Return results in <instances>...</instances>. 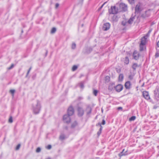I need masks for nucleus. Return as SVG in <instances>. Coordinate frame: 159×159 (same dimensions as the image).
<instances>
[{"instance_id": "1", "label": "nucleus", "mask_w": 159, "mask_h": 159, "mask_svg": "<svg viewBox=\"0 0 159 159\" xmlns=\"http://www.w3.org/2000/svg\"><path fill=\"white\" fill-rule=\"evenodd\" d=\"M41 108V105L39 102L37 101L36 104L33 106V112L35 114H37L39 112Z\"/></svg>"}, {"instance_id": "2", "label": "nucleus", "mask_w": 159, "mask_h": 159, "mask_svg": "<svg viewBox=\"0 0 159 159\" xmlns=\"http://www.w3.org/2000/svg\"><path fill=\"white\" fill-rule=\"evenodd\" d=\"M118 11V9L116 6L111 7V9L109 10V12L110 14H116Z\"/></svg>"}, {"instance_id": "3", "label": "nucleus", "mask_w": 159, "mask_h": 159, "mask_svg": "<svg viewBox=\"0 0 159 159\" xmlns=\"http://www.w3.org/2000/svg\"><path fill=\"white\" fill-rule=\"evenodd\" d=\"M140 2L136 5L135 9V13H139L142 11L143 8Z\"/></svg>"}, {"instance_id": "4", "label": "nucleus", "mask_w": 159, "mask_h": 159, "mask_svg": "<svg viewBox=\"0 0 159 159\" xmlns=\"http://www.w3.org/2000/svg\"><path fill=\"white\" fill-rule=\"evenodd\" d=\"M119 10L120 11H125L127 9V5L123 3H121L119 5Z\"/></svg>"}, {"instance_id": "5", "label": "nucleus", "mask_w": 159, "mask_h": 159, "mask_svg": "<svg viewBox=\"0 0 159 159\" xmlns=\"http://www.w3.org/2000/svg\"><path fill=\"white\" fill-rule=\"evenodd\" d=\"M77 111L78 115L79 116H82L84 114V111L82 107H77Z\"/></svg>"}, {"instance_id": "6", "label": "nucleus", "mask_w": 159, "mask_h": 159, "mask_svg": "<svg viewBox=\"0 0 159 159\" xmlns=\"http://www.w3.org/2000/svg\"><path fill=\"white\" fill-rule=\"evenodd\" d=\"M70 116L68 115H65L63 117V120L64 122L68 123L70 122Z\"/></svg>"}, {"instance_id": "7", "label": "nucleus", "mask_w": 159, "mask_h": 159, "mask_svg": "<svg viewBox=\"0 0 159 159\" xmlns=\"http://www.w3.org/2000/svg\"><path fill=\"white\" fill-rule=\"evenodd\" d=\"M74 109L72 107L70 106L68 108L67 110V115L71 116L74 113Z\"/></svg>"}, {"instance_id": "8", "label": "nucleus", "mask_w": 159, "mask_h": 159, "mask_svg": "<svg viewBox=\"0 0 159 159\" xmlns=\"http://www.w3.org/2000/svg\"><path fill=\"white\" fill-rule=\"evenodd\" d=\"M123 86L122 85L119 84L115 86V89L118 92H120L123 89Z\"/></svg>"}, {"instance_id": "9", "label": "nucleus", "mask_w": 159, "mask_h": 159, "mask_svg": "<svg viewBox=\"0 0 159 159\" xmlns=\"http://www.w3.org/2000/svg\"><path fill=\"white\" fill-rule=\"evenodd\" d=\"M110 28V24L108 23H106L104 24L102 27L103 30L106 31L108 30Z\"/></svg>"}, {"instance_id": "10", "label": "nucleus", "mask_w": 159, "mask_h": 159, "mask_svg": "<svg viewBox=\"0 0 159 159\" xmlns=\"http://www.w3.org/2000/svg\"><path fill=\"white\" fill-rule=\"evenodd\" d=\"M150 13L149 11H146L141 15V17L143 18H145L148 17Z\"/></svg>"}, {"instance_id": "11", "label": "nucleus", "mask_w": 159, "mask_h": 159, "mask_svg": "<svg viewBox=\"0 0 159 159\" xmlns=\"http://www.w3.org/2000/svg\"><path fill=\"white\" fill-rule=\"evenodd\" d=\"M148 36V34L147 36H143L141 39V41L140 44L145 45L146 43V40L147 39V37Z\"/></svg>"}, {"instance_id": "12", "label": "nucleus", "mask_w": 159, "mask_h": 159, "mask_svg": "<svg viewBox=\"0 0 159 159\" xmlns=\"http://www.w3.org/2000/svg\"><path fill=\"white\" fill-rule=\"evenodd\" d=\"M133 56L134 57V59L137 60L139 58V53L137 52L136 51H135L134 52L133 54Z\"/></svg>"}, {"instance_id": "13", "label": "nucleus", "mask_w": 159, "mask_h": 159, "mask_svg": "<svg viewBox=\"0 0 159 159\" xmlns=\"http://www.w3.org/2000/svg\"><path fill=\"white\" fill-rule=\"evenodd\" d=\"M143 95L145 99L147 100L149 99L150 97L148 94V92L146 91H143Z\"/></svg>"}, {"instance_id": "14", "label": "nucleus", "mask_w": 159, "mask_h": 159, "mask_svg": "<svg viewBox=\"0 0 159 159\" xmlns=\"http://www.w3.org/2000/svg\"><path fill=\"white\" fill-rule=\"evenodd\" d=\"M115 85L114 83H112L110 84L108 87V89L109 91H111L112 90L114 89H115Z\"/></svg>"}, {"instance_id": "15", "label": "nucleus", "mask_w": 159, "mask_h": 159, "mask_svg": "<svg viewBox=\"0 0 159 159\" xmlns=\"http://www.w3.org/2000/svg\"><path fill=\"white\" fill-rule=\"evenodd\" d=\"M125 86L126 89H129L131 87V84L130 82L129 81L126 82L125 84Z\"/></svg>"}, {"instance_id": "16", "label": "nucleus", "mask_w": 159, "mask_h": 159, "mask_svg": "<svg viewBox=\"0 0 159 159\" xmlns=\"http://www.w3.org/2000/svg\"><path fill=\"white\" fill-rule=\"evenodd\" d=\"M154 93L156 98H159V88L156 89L154 90Z\"/></svg>"}, {"instance_id": "17", "label": "nucleus", "mask_w": 159, "mask_h": 159, "mask_svg": "<svg viewBox=\"0 0 159 159\" xmlns=\"http://www.w3.org/2000/svg\"><path fill=\"white\" fill-rule=\"evenodd\" d=\"M86 110L87 112V115H89L91 113L92 111V109L90 106L89 105H88L87 106Z\"/></svg>"}, {"instance_id": "18", "label": "nucleus", "mask_w": 159, "mask_h": 159, "mask_svg": "<svg viewBox=\"0 0 159 159\" xmlns=\"http://www.w3.org/2000/svg\"><path fill=\"white\" fill-rule=\"evenodd\" d=\"M139 47H140V48H139L140 51H142L144 50L145 49V48H146L145 45L140 44V46H139Z\"/></svg>"}, {"instance_id": "19", "label": "nucleus", "mask_w": 159, "mask_h": 159, "mask_svg": "<svg viewBox=\"0 0 159 159\" xmlns=\"http://www.w3.org/2000/svg\"><path fill=\"white\" fill-rule=\"evenodd\" d=\"M135 16H133L130 18L127 21L128 24H131L135 19Z\"/></svg>"}, {"instance_id": "20", "label": "nucleus", "mask_w": 159, "mask_h": 159, "mask_svg": "<svg viewBox=\"0 0 159 159\" xmlns=\"http://www.w3.org/2000/svg\"><path fill=\"white\" fill-rule=\"evenodd\" d=\"M125 151V149H123L122 151V152H120L119 154H118V155L120 157H121V156L124 155H125L127 154L126 152H127V151H126L125 153H124V152Z\"/></svg>"}, {"instance_id": "21", "label": "nucleus", "mask_w": 159, "mask_h": 159, "mask_svg": "<svg viewBox=\"0 0 159 159\" xmlns=\"http://www.w3.org/2000/svg\"><path fill=\"white\" fill-rule=\"evenodd\" d=\"M138 67H139V66L138 64L136 63H134L132 66V68L134 70H136V68Z\"/></svg>"}, {"instance_id": "22", "label": "nucleus", "mask_w": 159, "mask_h": 159, "mask_svg": "<svg viewBox=\"0 0 159 159\" xmlns=\"http://www.w3.org/2000/svg\"><path fill=\"white\" fill-rule=\"evenodd\" d=\"M121 24L123 25L124 26H128L129 25L128 21L125 20H124L122 21L121 22Z\"/></svg>"}, {"instance_id": "23", "label": "nucleus", "mask_w": 159, "mask_h": 159, "mask_svg": "<svg viewBox=\"0 0 159 159\" xmlns=\"http://www.w3.org/2000/svg\"><path fill=\"white\" fill-rule=\"evenodd\" d=\"M129 60L128 58L127 57H126L124 60V63L127 65L129 64Z\"/></svg>"}, {"instance_id": "24", "label": "nucleus", "mask_w": 159, "mask_h": 159, "mask_svg": "<svg viewBox=\"0 0 159 159\" xmlns=\"http://www.w3.org/2000/svg\"><path fill=\"white\" fill-rule=\"evenodd\" d=\"M123 75L122 74H120L119 75V81H121L123 79Z\"/></svg>"}, {"instance_id": "25", "label": "nucleus", "mask_w": 159, "mask_h": 159, "mask_svg": "<svg viewBox=\"0 0 159 159\" xmlns=\"http://www.w3.org/2000/svg\"><path fill=\"white\" fill-rule=\"evenodd\" d=\"M156 49L157 50V52L155 54V56L156 57H157L159 56V50L158 49H157V47H156Z\"/></svg>"}, {"instance_id": "26", "label": "nucleus", "mask_w": 159, "mask_h": 159, "mask_svg": "<svg viewBox=\"0 0 159 159\" xmlns=\"http://www.w3.org/2000/svg\"><path fill=\"white\" fill-rule=\"evenodd\" d=\"M77 125V123L76 121L74 122L71 125V127L74 128Z\"/></svg>"}, {"instance_id": "27", "label": "nucleus", "mask_w": 159, "mask_h": 159, "mask_svg": "<svg viewBox=\"0 0 159 159\" xmlns=\"http://www.w3.org/2000/svg\"><path fill=\"white\" fill-rule=\"evenodd\" d=\"M56 31V29L55 28L53 27V28L51 30V33L52 34H53L55 33Z\"/></svg>"}, {"instance_id": "28", "label": "nucleus", "mask_w": 159, "mask_h": 159, "mask_svg": "<svg viewBox=\"0 0 159 159\" xmlns=\"http://www.w3.org/2000/svg\"><path fill=\"white\" fill-rule=\"evenodd\" d=\"M77 68V66L76 65H74L72 68V70L73 71H75Z\"/></svg>"}, {"instance_id": "29", "label": "nucleus", "mask_w": 159, "mask_h": 159, "mask_svg": "<svg viewBox=\"0 0 159 159\" xmlns=\"http://www.w3.org/2000/svg\"><path fill=\"white\" fill-rule=\"evenodd\" d=\"M135 118L136 117L135 116H132L129 118V120L130 121L134 120H135Z\"/></svg>"}, {"instance_id": "30", "label": "nucleus", "mask_w": 159, "mask_h": 159, "mask_svg": "<svg viewBox=\"0 0 159 159\" xmlns=\"http://www.w3.org/2000/svg\"><path fill=\"white\" fill-rule=\"evenodd\" d=\"M98 92V91L96 90H94L93 91V94L95 96H96Z\"/></svg>"}, {"instance_id": "31", "label": "nucleus", "mask_w": 159, "mask_h": 159, "mask_svg": "<svg viewBox=\"0 0 159 159\" xmlns=\"http://www.w3.org/2000/svg\"><path fill=\"white\" fill-rule=\"evenodd\" d=\"M110 78L108 76H107L105 77V80L107 82H109L110 81Z\"/></svg>"}, {"instance_id": "32", "label": "nucleus", "mask_w": 159, "mask_h": 159, "mask_svg": "<svg viewBox=\"0 0 159 159\" xmlns=\"http://www.w3.org/2000/svg\"><path fill=\"white\" fill-rule=\"evenodd\" d=\"M135 0H128V1L129 3L131 4H133L134 3Z\"/></svg>"}, {"instance_id": "33", "label": "nucleus", "mask_w": 159, "mask_h": 159, "mask_svg": "<svg viewBox=\"0 0 159 159\" xmlns=\"http://www.w3.org/2000/svg\"><path fill=\"white\" fill-rule=\"evenodd\" d=\"M10 92L12 94V96H13L15 92V90L14 89H11L10 90Z\"/></svg>"}, {"instance_id": "34", "label": "nucleus", "mask_w": 159, "mask_h": 159, "mask_svg": "<svg viewBox=\"0 0 159 159\" xmlns=\"http://www.w3.org/2000/svg\"><path fill=\"white\" fill-rule=\"evenodd\" d=\"M60 138L61 140H63L65 138V135H61L60 136Z\"/></svg>"}, {"instance_id": "35", "label": "nucleus", "mask_w": 159, "mask_h": 159, "mask_svg": "<svg viewBox=\"0 0 159 159\" xmlns=\"http://www.w3.org/2000/svg\"><path fill=\"white\" fill-rule=\"evenodd\" d=\"M14 64H12L11 65V66L10 67H8L7 68V69H8V70H10L12 68L14 67Z\"/></svg>"}, {"instance_id": "36", "label": "nucleus", "mask_w": 159, "mask_h": 159, "mask_svg": "<svg viewBox=\"0 0 159 159\" xmlns=\"http://www.w3.org/2000/svg\"><path fill=\"white\" fill-rule=\"evenodd\" d=\"M76 47V44L75 43H73L72 45V48L73 49H75Z\"/></svg>"}, {"instance_id": "37", "label": "nucleus", "mask_w": 159, "mask_h": 159, "mask_svg": "<svg viewBox=\"0 0 159 159\" xmlns=\"http://www.w3.org/2000/svg\"><path fill=\"white\" fill-rule=\"evenodd\" d=\"M9 122L10 123H11L13 122L12 118V117H10L9 119Z\"/></svg>"}, {"instance_id": "38", "label": "nucleus", "mask_w": 159, "mask_h": 159, "mask_svg": "<svg viewBox=\"0 0 159 159\" xmlns=\"http://www.w3.org/2000/svg\"><path fill=\"white\" fill-rule=\"evenodd\" d=\"M41 151V148L39 147L36 150V152H39Z\"/></svg>"}, {"instance_id": "39", "label": "nucleus", "mask_w": 159, "mask_h": 159, "mask_svg": "<svg viewBox=\"0 0 159 159\" xmlns=\"http://www.w3.org/2000/svg\"><path fill=\"white\" fill-rule=\"evenodd\" d=\"M133 75H130L129 76V79L130 80H132L133 79Z\"/></svg>"}, {"instance_id": "40", "label": "nucleus", "mask_w": 159, "mask_h": 159, "mask_svg": "<svg viewBox=\"0 0 159 159\" xmlns=\"http://www.w3.org/2000/svg\"><path fill=\"white\" fill-rule=\"evenodd\" d=\"M46 148L48 149H50L51 148L52 146L50 145H49L46 147Z\"/></svg>"}, {"instance_id": "41", "label": "nucleus", "mask_w": 159, "mask_h": 159, "mask_svg": "<svg viewBox=\"0 0 159 159\" xmlns=\"http://www.w3.org/2000/svg\"><path fill=\"white\" fill-rule=\"evenodd\" d=\"M20 144H18L16 146V150H18L20 147Z\"/></svg>"}, {"instance_id": "42", "label": "nucleus", "mask_w": 159, "mask_h": 159, "mask_svg": "<svg viewBox=\"0 0 159 159\" xmlns=\"http://www.w3.org/2000/svg\"><path fill=\"white\" fill-rule=\"evenodd\" d=\"M102 124L103 125H104L105 124V121L104 119L102 120Z\"/></svg>"}, {"instance_id": "43", "label": "nucleus", "mask_w": 159, "mask_h": 159, "mask_svg": "<svg viewBox=\"0 0 159 159\" xmlns=\"http://www.w3.org/2000/svg\"><path fill=\"white\" fill-rule=\"evenodd\" d=\"M59 6V4L58 3H56L55 5V8H57Z\"/></svg>"}, {"instance_id": "44", "label": "nucleus", "mask_w": 159, "mask_h": 159, "mask_svg": "<svg viewBox=\"0 0 159 159\" xmlns=\"http://www.w3.org/2000/svg\"><path fill=\"white\" fill-rule=\"evenodd\" d=\"M101 132H102L101 131H98V132L97 133V134L98 135V136H99V135L101 134Z\"/></svg>"}, {"instance_id": "45", "label": "nucleus", "mask_w": 159, "mask_h": 159, "mask_svg": "<svg viewBox=\"0 0 159 159\" xmlns=\"http://www.w3.org/2000/svg\"><path fill=\"white\" fill-rule=\"evenodd\" d=\"M80 87L82 88H83L84 87V85L82 84H81L80 85Z\"/></svg>"}, {"instance_id": "46", "label": "nucleus", "mask_w": 159, "mask_h": 159, "mask_svg": "<svg viewBox=\"0 0 159 159\" xmlns=\"http://www.w3.org/2000/svg\"><path fill=\"white\" fill-rule=\"evenodd\" d=\"M156 47L159 48V41H158L157 43V47Z\"/></svg>"}, {"instance_id": "47", "label": "nucleus", "mask_w": 159, "mask_h": 159, "mask_svg": "<svg viewBox=\"0 0 159 159\" xmlns=\"http://www.w3.org/2000/svg\"><path fill=\"white\" fill-rule=\"evenodd\" d=\"M83 99V98L81 97H80L78 98V99L79 100H82Z\"/></svg>"}, {"instance_id": "48", "label": "nucleus", "mask_w": 159, "mask_h": 159, "mask_svg": "<svg viewBox=\"0 0 159 159\" xmlns=\"http://www.w3.org/2000/svg\"><path fill=\"white\" fill-rule=\"evenodd\" d=\"M102 126H101L100 128L99 129V131L102 132Z\"/></svg>"}, {"instance_id": "49", "label": "nucleus", "mask_w": 159, "mask_h": 159, "mask_svg": "<svg viewBox=\"0 0 159 159\" xmlns=\"http://www.w3.org/2000/svg\"><path fill=\"white\" fill-rule=\"evenodd\" d=\"M106 3V2H105L102 5V6L100 7V9H101L102 7H103V6H104V5Z\"/></svg>"}, {"instance_id": "50", "label": "nucleus", "mask_w": 159, "mask_h": 159, "mask_svg": "<svg viewBox=\"0 0 159 159\" xmlns=\"http://www.w3.org/2000/svg\"><path fill=\"white\" fill-rule=\"evenodd\" d=\"M118 110H120L122 109V107H119L117 108Z\"/></svg>"}, {"instance_id": "51", "label": "nucleus", "mask_w": 159, "mask_h": 159, "mask_svg": "<svg viewBox=\"0 0 159 159\" xmlns=\"http://www.w3.org/2000/svg\"><path fill=\"white\" fill-rule=\"evenodd\" d=\"M30 71V70H28V72H27V75H26V77H27V76L28 75Z\"/></svg>"}, {"instance_id": "52", "label": "nucleus", "mask_w": 159, "mask_h": 159, "mask_svg": "<svg viewBox=\"0 0 159 159\" xmlns=\"http://www.w3.org/2000/svg\"><path fill=\"white\" fill-rule=\"evenodd\" d=\"M99 125L100 126H102L101 124L100 123H98V124L97 125Z\"/></svg>"}, {"instance_id": "53", "label": "nucleus", "mask_w": 159, "mask_h": 159, "mask_svg": "<svg viewBox=\"0 0 159 159\" xmlns=\"http://www.w3.org/2000/svg\"><path fill=\"white\" fill-rule=\"evenodd\" d=\"M31 69H32V67H30V68H29V70H31Z\"/></svg>"}, {"instance_id": "54", "label": "nucleus", "mask_w": 159, "mask_h": 159, "mask_svg": "<svg viewBox=\"0 0 159 159\" xmlns=\"http://www.w3.org/2000/svg\"><path fill=\"white\" fill-rule=\"evenodd\" d=\"M46 159H51V158L50 157H48Z\"/></svg>"}, {"instance_id": "55", "label": "nucleus", "mask_w": 159, "mask_h": 159, "mask_svg": "<svg viewBox=\"0 0 159 159\" xmlns=\"http://www.w3.org/2000/svg\"><path fill=\"white\" fill-rule=\"evenodd\" d=\"M150 33V31H149V32H148V33Z\"/></svg>"}, {"instance_id": "56", "label": "nucleus", "mask_w": 159, "mask_h": 159, "mask_svg": "<svg viewBox=\"0 0 159 159\" xmlns=\"http://www.w3.org/2000/svg\"><path fill=\"white\" fill-rule=\"evenodd\" d=\"M21 32H22V33L23 32V31L22 30Z\"/></svg>"}, {"instance_id": "57", "label": "nucleus", "mask_w": 159, "mask_h": 159, "mask_svg": "<svg viewBox=\"0 0 159 159\" xmlns=\"http://www.w3.org/2000/svg\"><path fill=\"white\" fill-rule=\"evenodd\" d=\"M84 0H82V2Z\"/></svg>"}]
</instances>
